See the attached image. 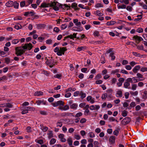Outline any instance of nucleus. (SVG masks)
I'll use <instances>...</instances> for the list:
<instances>
[{
    "label": "nucleus",
    "instance_id": "nucleus-64",
    "mask_svg": "<svg viewBox=\"0 0 147 147\" xmlns=\"http://www.w3.org/2000/svg\"><path fill=\"white\" fill-rule=\"evenodd\" d=\"M143 31V29L141 28H139L136 30V31L140 33L142 32Z\"/></svg>",
    "mask_w": 147,
    "mask_h": 147
},
{
    "label": "nucleus",
    "instance_id": "nucleus-37",
    "mask_svg": "<svg viewBox=\"0 0 147 147\" xmlns=\"http://www.w3.org/2000/svg\"><path fill=\"white\" fill-rule=\"evenodd\" d=\"M100 61H101V63H102L103 64L105 63V57L103 56H101Z\"/></svg>",
    "mask_w": 147,
    "mask_h": 147
},
{
    "label": "nucleus",
    "instance_id": "nucleus-6",
    "mask_svg": "<svg viewBox=\"0 0 147 147\" xmlns=\"http://www.w3.org/2000/svg\"><path fill=\"white\" fill-rule=\"evenodd\" d=\"M23 49L26 50L28 49V51H30L32 48L33 46L31 43H27L24 45L23 46Z\"/></svg>",
    "mask_w": 147,
    "mask_h": 147
},
{
    "label": "nucleus",
    "instance_id": "nucleus-49",
    "mask_svg": "<svg viewBox=\"0 0 147 147\" xmlns=\"http://www.w3.org/2000/svg\"><path fill=\"white\" fill-rule=\"evenodd\" d=\"M89 136L91 138H94L95 137V135L92 132H90L88 133Z\"/></svg>",
    "mask_w": 147,
    "mask_h": 147
},
{
    "label": "nucleus",
    "instance_id": "nucleus-55",
    "mask_svg": "<svg viewBox=\"0 0 147 147\" xmlns=\"http://www.w3.org/2000/svg\"><path fill=\"white\" fill-rule=\"evenodd\" d=\"M13 107V105L9 103H6V107L9 108H12Z\"/></svg>",
    "mask_w": 147,
    "mask_h": 147
},
{
    "label": "nucleus",
    "instance_id": "nucleus-9",
    "mask_svg": "<svg viewBox=\"0 0 147 147\" xmlns=\"http://www.w3.org/2000/svg\"><path fill=\"white\" fill-rule=\"evenodd\" d=\"M136 78H137V77H133L132 78H127V81L128 82H130V83H134L137 82L139 81L137 79H136Z\"/></svg>",
    "mask_w": 147,
    "mask_h": 147
},
{
    "label": "nucleus",
    "instance_id": "nucleus-53",
    "mask_svg": "<svg viewBox=\"0 0 147 147\" xmlns=\"http://www.w3.org/2000/svg\"><path fill=\"white\" fill-rule=\"evenodd\" d=\"M56 2L54 1L53 2H51V3H48L49 4V6L50 7H54L55 6Z\"/></svg>",
    "mask_w": 147,
    "mask_h": 147
},
{
    "label": "nucleus",
    "instance_id": "nucleus-41",
    "mask_svg": "<svg viewBox=\"0 0 147 147\" xmlns=\"http://www.w3.org/2000/svg\"><path fill=\"white\" fill-rule=\"evenodd\" d=\"M35 141L36 142L40 144H42L43 143V141L42 140H35Z\"/></svg>",
    "mask_w": 147,
    "mask_h": 147
},
{
    "label": "nucleus",
    "instance_id": "nucleus-29",
    "mask_svg": "<svg viewBox=\"0 0 147 147\" xmlns=\"http://www.w3.org/2000/svg\"><path fill=\"white\" fill-rule=\"evenodd\" d=\"M67 141L69 146H71L72 145L73 141L71 138H69L67 139Z\"/></svg>",
    "mask_w": 147,
    "mask_h": 147
},
{
    "label": "nucleus",
    "instance_id": "nucleus-18",
    "mask_svg": "<svg viewBox=\"0 0 147 147\" xmlns=\"http://www.w3.org/2000/svg\"><path fill=\"white\" fill-rule=\"evenodd\" d=\"M127 78L126 80V82H125L124 84V87L125 88H129L128 87L130 85V84L129 82H128L127 81Z\"/></svg>",
    "mask_w": 147,
    "mask_h": 147
},
{
    "label": "nucleus",
    "instance_id": "nucleus-16",
    "mask_svg": "<svg viewBox=\"0 0 147 147\" xmlns=\"http://www.w3.org/2000/svg\"><path fill=\"white\" fill-rule=\"evenodd\" d=\"M37 28L38 29H42L45 28V25L44 24H36V25Z\"/></svg>",
    "mask_w": 147,
    "mask_h": 147
},
{
    "label": "nucleus",
    "instance_id": "nucleus-30",
    "mask_svg": "<svg viewBox=\"0 0 147 147\" xmlns=\"http://www.w3.org/2000/svg\"><path fill=\"white\" fill-rule=\"evenodd\" d=\"M47 135H48V138L49 139H50L53 137V134L52 131H49Z\"/></svg>",
    "mask_w": 147,
    "mask_h": 147
},
{
    "label": "nucleus",
    "instance_id": "nucleus-31",
    "mask_svg": "<svg viewBox=\"0 0 147 147\" xmlns=\"http://www.w3.org/2000/svg\"><path fill=\"white\" fill-rule=\"evenodd\" d=\"M116 23V22L114 21H111L108 22L106 24L108 25H114Z\"/></svg>",
    "mask_w": 147,
    "mask_h": 147
},
{
    "label": "nucleus",
    "instance_id": "nucleus-4",
    "mask_svg": "<svg viewBox=\"0 0 147 147\" xmlns=\"http://www.w3.org/2000/svg\"><path fill=\"white\" fill-rule=\"evenodd\" d=\"M64 102L62 100H59L57 102H55L51 103L52 105L54 107H56L58 106H62L64 105Z\"/></svg>",
    "mask_w": 147,
    "mask_h": 147
},
{
    "label": "nucleus",
    "instance_id": "nucleus-39",
    "mask_svg": "<svg viewBox=\"0 0 147 147\" xmlns=\"http://www.w3.org/2000/svg\"><path fill=\"white\" fill-rule=\"evenodd\" d=\"M143 98L144 99H146L147 98V90L144 91L143 96Z\"/></svg>",
    "mask_w": 147,
    "mask_h": 147
},
{
    "label": "nucleus",
    "instance_id": "nucleus-5",
    "mask_svg": "<svg viewBox=\"0 0 147 147\" xmlns=\"http://www.w3.org/2000/svg\"><path fill=\"white\" fill-rule=\"evenodd\" d=\"M55 6L58 7H59L63 8V9H65L66 8H67V9L70 8V6L66 4H64V5H63L59 4L57 2H56Z\"/></svg>",
    "mask_w": 147,
    "mask_h": 147
},
{
    "label": "nucleus",
    "instance_id": "nucleus-61",
    "mask_svg": "<svg viewBox=\"0 0 147 147\" xmlns=\"http://www.w3.org/2000/svg\"><path fill=\"white\" fill-rule=\"evenodd\" d=\"M52 40L49 39L47 40L46 41V43L47 44L50 45L52 43Z\"/></svg>",
    "mask_w": 147,
    "mask_h": 147
},
{
    "label": "nucleus",
    "instance_id": "nucleus-43",
    "mask_svg": "<svg viewBox=\"0 0 147 147\" xmlns=\"http://www.w3.org/2000/svg\"><path fill=\"white\" fill-rule=\"evenodd\" d=\"M103 5L101 3H97L95 5V7L96 8H98L100 7H103Z\"/></svg>",
    "mask_w": 147,
    "mask_h": 147
},
{
    "label": "nucleus",
    "instance_id": "nucleus-12",
    "mask_svg": "<svg viewBox=\"0 0 147 147\" xmlns=\"http://www.w3.org/2000/svg\"><path fill=\"white\" fill-rule=\"evenodd\" d=\"M59 138L60 139V140L62 142H65L66 141V139L64 138V135L62 134H60L58 136Z\"/></svg>",
    "mask_w": 147,
    "mask_h": 147
},
{
    "label": "nucleus",
    "instance_id": "nucleus-2",
    "mask_svg": "<svg viewBox=\"0 0 147 147\" xmlns=\"http://www.w3.org/2000/svg\"><path fill=\"white\" fill-rule=\"evenodd\" d=\"M131 119L128 117L124 118L121 122V124L123 125H125L129 123L130 122Z\"/></svg>",
    "mask_w": 147,
    "mask_h": 147
},
{
    "label": "nucleus",
    "instance_id": "nucleus-13",
    "mask_svg": "<svg viewBox=\"0 0 147 147\" xmlns=\"http://www.w3.org/2000/svg\"><path fill=\"white\" fill-rule=\"evenodd\" d=\"M123 96L122 91L120 90H118L116 92V96L117 97H121Z\"/></svg>",
    "mask_w": 147,
    "mask_h": 147
},
{
    "label": "nucleus",
    "instance_id": "nucleus-26",
    "mask_svg": "<svg viewBox=\"0 0 147 147\" xmlns=\"http://www.w3.org/2000/svg\"><path fill=\"white\" fill-rule=\"evenodd\" d=\"M80 96L81 99H83L86 97V94L83 91H81Z\"/></svg>",
    "mask_w": 147,
    "mask_h": 147
},
{
    "label": "nucleus",
    "instance_id": "nucleus-20",
    "mask_svg": "<svg viewBox=\"0 0 147 147\" xmlns=\"http://www.w3.org/2000/svg\"><path fill=\"white\" fill-rule=\"evenodd\" d=\"M78 105L76 103H74L72 104L70 106V108L71 109H74L76 110L78 107Z\"/></svg>",
    "mask_w": 147,
    "mask_h": 147
},
{
    "label": "nucleus",
    "instance_id": "nucleus-40",
    "mask_svg": "<svg viewBox=\"0 0 147 147\" xmlns=\"http://www.w3.org/2000/svg\"><path fill=\"white\" fill-rule=\"evenodd\" d=\"M137 87L136 84H133L131 85V89L133 90H135Z\"/></svg>",
    "mask_w": 147,
    "mask_h": 147
},
{
    "label": "nucleus",
    "instance_id": "nucleus-22",
    "mask_svg": "<svg viewBox=\"0 0 147 147\" xmlns=\"http://www.w3.org/2000/svg\"><path fill=\"white\" fill-rule=\"evenodd\" d=\"M54 63V60L52 59H50L49 60H47L46 62V63L48 65L50 64H53V63Z\"/></svg>",
    "mask_w": 147,
    "mask_h": 147
},
{
    "label": "nucleus",
    "instance_id": "nucleus-51",
    "mask_svg": "<svg viewBox=\"0 0 147 147\" xmlns=\"http://www.w3.org/2000/svg\"><path fill=\"white\" fill-rule=\"evenodd\" d=\"M96 14L98 16H102L103 15V13H100V11L99 10L96 11Z\"/></svg>",
    "mask_w": 147,
    "mask_h": 147
},
{
    "label": "nucleus",
    "instance_id": "nucleus-56",
    "mask_svg": "<svg viewBox=\"0 0 147 147\" xmlns=\"http://www.w3.org/2000/svg\"><path fill=\"white\" fill-rule=\"evenodd\" d=\"M140 71L142 72H144L145 71H147V67H142Z\"/></svg>",
    "mask_w": 147,
    "mask_h": 147
},
{
    "label": "nucleus",
    "instance_id": "nucleus-47",
    "mask_svg": "<svg viewBox=\"0 0 147 147\" xmlns=\"http://www.w3.org/2000/svg\"><path fill=\"white\" fill-rule=\"evenodd\" d=\"M57 127L59 126L61 127L63 125L62 122L61 121H58L57 123Z\"/></svg>",
    "mask_w": 147,
    "mask_h": 147
},
{
    "label": "nucleus",
    "instance_id": "nucleus-48",
    "mask_svg": "<svg viewBox=\"0 0 147 147\" xmlns=\"http://www.w3.org/2000/svg\"><path fill=\"white\" fill-rule=\"evenodd\" d=\"M14 7L16 9H18L19 7V3L16 1H15L14 4Z\"/></svg>",
    "mask_w": 147,
    "mask_h": 147
},
{
    "label": "nucleus",
    "instance_id": "nucleus-57",
    "mask_svg": "<svg viewBox=\"0 0 147 147\" xmlns=\"http://www.w3.org/2000/svg\"><path fill=\"white\" fill-rule=\"evenodd\" d=\"M93 34L95 36H98L99 35V32L98 31H95L93 33Z\"/></svg>",
    "mask_w": 147,
    "mask_h": 147
},
{
    "label": "nucleus",
    "instance_id": "nucleus-21",
    "mask_svg": "<svg viewBox=\"0 0 147 147\" xmlns=\"http://www.w3.org/2000/svg\"><path fill=\"white\" fill-rule=\"evenodd\" d=\"M40 126L41 127V129L44 132L46 131L48 129V128L47 127L43 126L42 124H40Z\"/></svg>",
    "mask_w": 147,
    "mask_h": 147
},
{
    "label": "nucleus",
    "instance_id": "nucleus-35",
    "mask_svg": "<svg viewBox=\"0 0 147 147\" xmlns=\"http://www.w3.org/2000/svg\"><path fill=\"white\" fill-rule=\"evenodd\" d=\"M114 54L113 52L111 53L110 54L109 56L111 57V60H114L115 58V57L114 55Z\"/></svg>",
    "mask_w": 147,
    "mask_h": 147
},
{
    "label": "nucleus",
    "instance_id": "nucleus-10",
    "mask_svg": "<svg viewBox=\"0 0 147 147\" xmlns=\"http://www.w3.org/2000/svg\"><path fill=\"white\" fill-rule=\"evenodd\" d=\"M83 30V28L81 26L78 27H74L72 28V30L74 31L80 32Z\"/></svg>",
    "mask_w": 147,
    "mask_h": 147
},
{
    "label": "nucleus",
    "instance_id": "nucleus-23",
    "mask_svg": "<svg viewBox=\"0 0 147 147\" xmlns=\"http://www.w3.org/2000/svg\"><path fill=\"white\" fill-rule=\"evenodd\" d=\"M49 6V4L43 2L41 5L40 7L42 8L47 7Z\"/></svg>",
    "mask_w": 147,
    "mask_h": 147
},
{
    "label": "nucleus",
    "instance_id": "nucleus-59",
    "mask_svg": "<svg viewBox=\"0 0 147 147\" xmlns=\"http://www.w3.org/2000/svg\"><path fill=\"white\" fill-rule=\"evenodd\" d=\"M132 53L134 56L136 57H139L140 55V54L137 52H133Z\"/></svg>",
    "mask_w": 147,
    "mask_h": 147
},
{
    "label": "nucleus",
    "instance_id": "nucleus-60",
    "mask_svg": "<svg viewBox=\"0 0 147 147\" xmlns=\"http://www.w3.org/2000/svg\"><path fill=\"white\" fill-rule=\"evenodd\" d=\"M14 19L15 20H21L22 19V18L21 16H17L14 18Z\"/></svg>",
    "mask_w": 147,
    "mask_h": 147
},
{
    "label": "nucleus",
    "instance_id": "nucleus-1",
    "mask_svg": "<svg viewBox=\"0 0 147 147\" xmlns=\"http://www.w3.org/2000/svg\"><path fill=\"white\" fill-rule=\"evenodd\" d=\"M16 54L17 56H20L24 54L26 50L23 49V46L17 47L15 48Z\"/></svg>",
    "mask_w": 147,
    "mask_h": 147
},
{
    "label": "nucleus",
    "instance_id": "nucleus-44",
    "mask_svg": "<svg viewBox=\"0 0 147 147\" xmlns=\"http://www.w3.org/2000/svg\"><path fill=\"white\" fill-rule=\"evenodd\" d=\"M127 112L126 110H124L122 112V115L123 117H125L127 115Z\"/></svg>",
    "mask_w": 147,
    "mask_h": 147
},
{
    "label": "nucleus",
    "instance_id": "nucleus-42",
    "mask_svg": "<svg viewBox=\"0 0 147 147\" xmlns=\"http://www.w3.org/2000/svg\"><path fill=\"white\" fill-rule=\"evenodd\" d=\"M56 142V140L55 138H52L50 142V144L51 145L55 143Z\"/></svg>",
    "mask_w": 147,
    "mask_h": 147
},
{
    "label": "nucleus",
    "instance_id": "nucleus-33",
    "mask_svg": "<svg viewBox=\"0 0 147 147\" xmlns=\"http://www.w3.org/2000/svg\"><path fill=\"white\" fill-rule=\"evenodd\" d=\"M28 109H27L26 108V107H25V109H24V110H23L22 111L21 113L23 115L27 113H28Z\"/></svg>",
    "mask_w": 147,
    "mask_h": 147
},
{
    "label": "nucleus",
    "instance_id": "nucleus-3",
    "mask_svg": "<svg viewBox=\"0 0 147 147\" xmlns=\"http://www.w3.org/2000/svg\"><path fill=\"white\" fill-rule=\"evenodd\" d=\"M67 49L66 48L64 47H60L59 48V52H58L57 53V54L58 56H61L62 55H64L65 52L67 51Z\"/></svg>",
    "mask_w": 147,
    "mask_h": 147
},
{
    "label": "nucleus",
    "instance_id": "nucleus-46",
    "mask_svg": "<svg viewBox=\"0 0 147 147\" xmlns=\"http://www.w3.org/2000/svg\"><path fill=\"white\" fill-rule=\"evenodd\" d=\"M62 75L61 74H58L55 75L54 77L55 78H57L58 79H61V77Z\"/></svg>",
    "mask_w": 147,
    "mask_h": 147
},
{
    "label": "nucleus",
    "instance_id": "nucleus-14",
    "mask_svg": "<svg viewBox=\"0 0 147 147\" xmlns=\"http://www.w3.org/2000/svg\"><path fill=\"white\" fill-rule=\"evenodd\" d=\"M137 78H139L138 81H142L144 80V78L143 77V76L140 73H138L136 75Z\"/></svg>",
    "mask_w": 147,
    "mask_h": 147
},
{
    "label": "nucleus",
    "instance_id": "nucleus-38",
    "mask_svg": "<svg viewBox=\"0 0 147 147\" xmlns=\"http://www.w3.org/2000/svg\"><path fill=\"white\" fill-rule=\"evenodd\" d=\"M85 48V47L83 46L78 47L77 49V50L78 51H80L84 50Z\"/></svg>",
    "mask_w": 147,
    "mask_h": 147
},
{
    "label": "nucleus",
    "instance_id": "nucleus-50",
    "mask_svg": "<svg viewBox=\"0 0 147 147\" xmlns=\"http://www.w3.org/2000/svg\"><path fill=\"white\" fill-rule=\"evenodd\" d=\"M105 42V41L104 40H98L97 41H94V43H96V44H100L102 43H103Z\"/></svg>",
    "mask_w": 147,
    "mask_h": 147
},
{
    "label": "nucleus",
    "instance_id": "nucleus-54",
    "mask_svg": "<svg viewBox=\"0 0 147 147\" xmlns=\"http://www.w3.org/2000/svg\"><path fill=\"white\" fill-rule=\"evenodd\" d=\"M80 91H76L74 92V96H77L78 95H80Z\"/></svg>",
    "mask_w": 147,
    "mask_h": 147
},
{
    "label": "nucleus",
    "instance_id": "nucleus-25",
    "mask_svg": "<svg viewBox=\"0 0 147 147\" xmlns=\"http://www.w3.org/2000/svg\"><path fill=\"white\" fill-rule=\"evenodd\" d=\"M13 4V2L12 1H9L6 3V6L9 7L12 6Z\"/></svg>",
    "mask_w": 147,
    "mask_h": 147
},
{
    "label": "nucleus",
    "instance_id": "nucleus-27",
    "mask_svg": "<svg viewBox=\"0 0 147 147\" xmlns=\"http://www.w3.org/2000/svg\"><path fill=\"white\" fill-rule=\"evenodd\" d=\"M109 141L112 144H114L115 142V137L113 136H111L109 139Z\"/></svg>",
    "mask_w": 147,
    "mask_h": 147
},
{
    "label": "nucleus",
    "instance_id": "nucleus-36",
    "mask_svg": "<svg viewBox=\"0 0 147 147\" xmlns=\"http://www.w3.org/2000/svg\"><path fill=\"white\" fill-rule=\"evenodd\" d=\"M7 77L5 75L0 78V81H1L7 80Z\"/></svg>",
    "mask_w": 147,
    "mask_h": 147
},
{
    "label": "nucleus",
    "instance_id": "nucleus-19",
    "mask_svg": "<svg viewBox=\"0 0 147 147\" xmlns=\"http://www.w3.org/2000/svg\"><path fill=\"white\" fill-rule=\"evenodd\" d=\"M77 3H73L72 4L71 7L76 10H78L80 9V8L77 7Z\"/></svg>",
    "mask_w": 147,
    "mask_h": 147
},
{
    "label": "nucleus",
    "instance_id": "nucleus-45",
    "mask_svg": "<svg viewBox=\"0 0 147 147\" xmlns=\"http://www.w3.org/2000/svg\"><path fill=\"white\" fill-rule=\"evenodd\" d=\"M82 112H79L76 115L74 116L75 117H80L82 115Z\"/></svg>",
    "mask_w": 147,
    "mask_h": 147
},
{
    "label": "nucleus",
    "instance_id": "nucleus-8",
    "mask_svg": "<svg viewBox=\"0 0 147 147\" xmlns=\"http://www.w3.org/2000/svg\"><path fill=\"white\" fill-rule=\"evenodd\" d=\"M133 38L135 39L136 42L137 44H139L140 41L143 40V39L141 37L137 35L134 36Z\"/></svg>",
    "mask_w": 147,
    "mask_h": 147
},
{
    "label": "nucleus",
    "instance_id": "nucleus-32",
    "mask_svg": "<svg viewBox=\"0 0 147 147\" xmlns=\"http://www.w3.org/2000/svg\"><path fill=\"white\" fill-rule=\"evenodd\" d=\"M107 94L106 93L103 94L101 96V98L103 100H105L107 97Z\"/></svg>",
    "mask_w": 147,
    "mask_h": 147
},
{
    "label": "nucleus",
    "instance_id": "nucleus-52",
    "mask_svg": "<svg viewBox=\"0 0 147 147\" xmlns=\"http://www.w3.org/2000/svg\"><path fill=\"white\" fill-rule=\"evenodd\" d=\"M20 40L18 39L13 40L12 41V43L14 44H16L19 42Z\"/></svg>",
    "mask_w": 147,
    "mask_h": 147
},
{
    "label": "nucleus",
    "instance_id": "nucleus-17",
    "mask_svg": "<svg viewBox=\"0 0 147 147\" xmlns=\"http://www.w3.org/2000/svg\"><path fill=\"white\" fill-rule=\"evenodd\" d=\"M77 34V33H74L72 34H71L70 35H68L67 36L66 38H69L71 39L74 40V38H76V35Z\"/></svg>",
    "mask_w": 147,
    "mask_h": 147
},
{
    "label": "nucleus",
    "instance_id": "nucleus-7",
    "mask_svg": "<svg viewBox=\"0 0 147 147\" xmlns=\"http://www.w3.org/2000/svg\"><path fill=\"white\" fill-rule=\"evenodd\" d=\"M36 103L38 105H40L41 104L47 105L46 101L44 99L39 100H36Z\"/></svg>",
    "mask_w": 147,
    "mask_h": 147
},
{
    "label": "nucleus",
    "instance_id": "nucleus-28",
    "mask_svg": "<svg viewBox=\"0 0 147 147\" xmlns=\"http://www.w3.org/2000/svg\"><path fill=\"white\" fill-rule=\"evenodd\" d=\"M117 7L118 9H125L126 8V5L124 4H122L121 5H118Z\"/></svg>",
    "mask_w": 147,
    "mask_h": 147
},
{
    "label": "nucleus",
    "instance_id": "nucleus-58",
    "mask_svg": "<svg viewBox=\"0 0 147 147\" xmlns=\"http://www.w3.org/2000/svg\"><path fill=\"white\" fill-rule=\"evenodd\" d=\"M137 63L134 61H132L129 63L130 65L132 67L134 66L135 65L137 64Z\"/></svg>",
    "mask_w": 147,
    "mask_h": 147
},
{
    "label": "nucleus",
    "instance_id": "nucleus-63",
    "mask_svg": "<svg viewBox=\"0 0 147 147\" xmlns=\"http://www.w3.org/2000/svg\"><path fill=\"white\" fill-rule=\"evenodd\" d=\"M5 62L7 64H8L9 63L10 61V59L9 58H6L5 59Z\"/></svg>",
    "mask_w": 147,
    "mask_h": 147
},
{
    "label": "nucleus",
    "instance_id": "nucleus-11",
    "mask_svg": "<svg viewBox=\"0 0 147 147\" xmlns=\"http://www.w3.org/2000/svg\"><path fill=\"white\" fill-rule=\"evenodd\" d=\"M35 13L33 11H27L25 12L24 15L25 16H34Z\"/></svg>",
    "mask_w": 147,
    "mask_h": 147
},
{
    "label": "nucleus",
    "instance_id": "nucleus-15",
    "mask_svg": "<svg viewBox=\"0 0 147 147\" xmlns=\"http://www.w3.org/2000/svg\"><path fill=\"white\" fill-rule=\"evenodd\" d=\"M141 68L140 65L136 66L133 69L132 71L135 73H137L138 71H139Z\"/></svg>",
    "mask_w": 147,
    "mask_h": 147
},
{
    "label": "nucleus",
    "instance_id": "nucleus-24",
    "mask_svg": "<svg viewBox=\"0 0 147 147\" xmlns=\"http://www.w3.org/2000/svg\"><path fill=\"white\" fill-rule=\"evenodd\" d=\"M43 94V92L40 91H37L35 92L34 94V95L35 96H39L40 95H42Z\"/></svg>",
    "mask_w": 147,
    "mask_h": 147
},
{
    "label": "nucleus",
    "instance_id": "nucleus-34",
    "mask_svg": "<svg viewBox=\"0 0 147 147\" xmlns=\"http://www.w3.org/2000/svg\"><path fill=\"white\" fill-rule=\"evenodd\" d=\"M137 49L139 50H144V46L142 45H136Z\"/></svg>",
    "mask_w": 147,
    "mask_h": 147
},
{
    "label": "nucleus",
    "instance_id": "nucleus-62",
    "mask_svg": "<svg viewBox=\"0 0 147 147\" xmlns=\"http://www.w3.org/2000/svg\"><path fill=\"white\" fill-rule=\"evenodd\" d=\"M59 31L60 30L58 27H55L54 28L53 31L56 32L58 33Z\"/></svg>",
    "mask_w": 147,
    "mask_h": 147
}]
</instances>
